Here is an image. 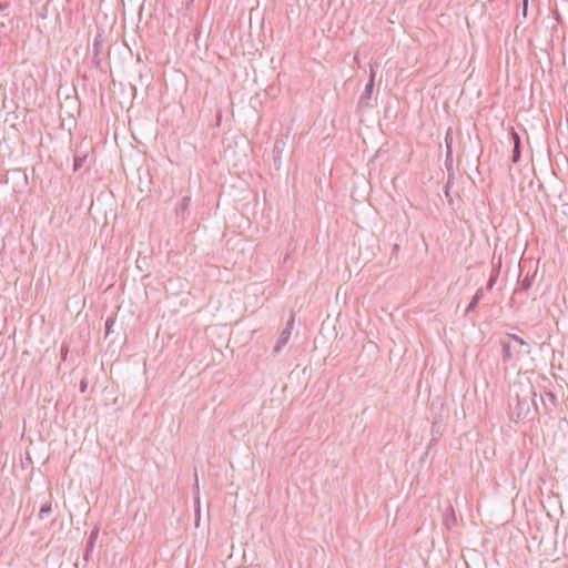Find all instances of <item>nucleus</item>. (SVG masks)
Wrapping results in <instances>:
<instances>
[{"mask_svg": "<svg viewBox=\"0 0 568 568\" xmlns=\"http://www.w3.org/2000/svg\"><path fill=\"white\" fill-rule=\"evenodd\" d=\"M52 513V506H51V503L48 501L45 504H43L40 508V511H39V519L43 520L44 518H47L50 514Z\"/></svg>", "mask_w": 568, "mask_h": 568, "instance_id": "9b49d317", "label": "nucleus"}, {"mask_svg": "<svg viewBox=\"0 0 568 568\" xmlns=\"http://www.w3.org/2000/svg\"><path fill=\"white\" fill-rule=\"evenodd\" d=\"M286 139L287 138L281 136L275 140L272 153L276 169L280 168L281 158L286 148Z\"/></svg>", "mask_w": 568, "mask_h": 568, "instance_id": "423d86ee", "label": "nucleus"}, {"mask_svg": "<svg viewBox=\"0 0 568 568\" xmlns=\"http://www.w3.org/2000/svg\"><path fill=\"white\" fill-rule=\"evenodd\" d=\"M67 354H68V348L65 346H62L61 348V355H62V359L65 361L67 359Z\"/></svg>", "mask_w": 568, "mask_h": 568, "instance_id": "6ab92c4d", "label": "nucleus"}, {"mask_svg": "<svg viewBox=\"0 0 568 568\" xmlns=\"http://www.w3.org/2000/svg\"><path fill=\"white\" fill-rule=\"evenodd\" d=\"M99 528L98 527H94L91 532H90V536H89V539L87 540V545H85V552L83 555V559L85 561H89L90 560V556H91V552L93 551L94 549V546H95V542H97V539L99 537Z\"/></svg>", "mask_w": 568, "mask_h": 568, "instance_id": "0eeeda50", "label": "nucleus"}, {"mask_svg": "<svg viewBox=\"0 0 568 568\" xmlns=\"http://www.w3.org/2000/svg\"><path fill=\"white\" fill-rule=\"evenodd\" d=\"M115 324V318L114 317H108L106 321H105V337H108L110 335V333L112 332V326Z\"/></svg>", "mask_w": 568, "mask_h": 568, "instance_id": "dca6fc26", "label": "nucleus"}, {"mask_svg": "<svg viewBox=\"0 0 568 568\" xmlns=\"http://www.w3.org/2000/svg\"><path fill=\"white\" fill-rule=\"evenodd\" d=\"M500 345H501V357H503V362L507 363V362H510L513 361L514 358H520L525 355H528L530 354V349H526L525 352H517L516 355L513 353L511 351V346L509 344V342L507 341H500Z\"/></svg>", "mask_w": 568, "mask_h": 568, "instance_id": "7ed1b4c3", "label": "nucleus"}, {"mask_svg": "<svg viewBox=\"0 0 568 568\" xmlns=\"http://www.w3.org/2000/svg\"><path fill=\"white\" fill-rule=\"evenodd\" d=\"M374 81H375V70L372 68L369 80L366 83L364 92L362 93V95L359 97V100H358L359 109H365V108L369 106V101L372 99V94H373V90H374V85H375Z\"/></svg>", "mask_w": 568, "mask_h": 568, "instance_id": "f257e3e1", "label": "nucleus"}, {"mask_svg": "<svg viewBox=\"0 0 568 568\" xmlns=\"http://www.w3.org/2000/svg\"><path fill=\"white\" fill-rule=\"evenodd\" d=\"M443 524L448 530L453 529L457 525L456 513L450 501H447L446 508L444 510Z\"/></svg>", "mask_w": 568, "mask_h": 568, "instance_id": "39448f33", "label": "nucleus"}, {"mask_svg": "<svg viewBox=\"0 0 568 568\" xmlns=\"http://www.w3.org/2000/svg\"><path fill=\"white\" fill-rule=\"evenodd\" d=\"M546 395L548 396V398H549L552 403H555V402H556V396H555L551 392L546 393Z\"/></svg>", "mask_w": 568, "mask_h": 568, "instance_id": "4be33fe9", "label": "nucleus"}, {"mask_svg": "<svg viewBox=\"0 0 568 568\" xmlns=\"http://www.w3.org/2000/svg\"><path fill=\"white\" fill-rule=\"evenodd\" d=\"M507 337L514 342H516L517 344L521 345V346H527L528 347V343L523 339L520 336L516 335V334H508Z\"/></svg>", "mask_w": 568, "mask_h": 568, "instance_id": "f3484780", "label": "nucleus"}, {"mask_svg": "<svg viewBox=\"0 0 568 568\" xmlns=\"http://www.w3.org/2000/svg\"><path fill=\"white\" fill-rule=\"evenodd\" d=\"M293 322H294V320L291 318L287 322L286 327L282 331V333H281L276 344L273 347V353L274 354H278L282 351V348L287 344V342H288V339L291 337V331H292Z\"/></svg>", "mask_w": 568, "mask_h": 568, "instance_id": "20e7f679", "label": "nucleus"}, {"mask_svg": "<svg viewBox=\"0 0 568 568\" xmlns=\"http://www.w3.org/2000/svg\"><path fill=\"white\" fill-rule=\"evenodd\" d=\"M484 297V291L483 288H478L476 291V293L474 294L470 303L468 304V306L466 307L465 310V314H469L470 312H473L476 306L478 305V303L480 302V300Z\"/></svg>", "mask_w": 568, "mask_h": 568, "instance_id": "6e6552de", "label": "nucleus"}, {"mask_svg": "<svg viewBox=\"0 0 568 568\" xmlns=\"http://www.w3.org/2000/svg\"><path fill=\"white\" fill-rule=\"evenodd\" d=\"M531 403L534 406H537V403L535 402V399H531Z\"/></svg>", "mask_w": 568, "mask_h": 568, "instance_id": "b1692460", "label": "nucleus"}, {"mask_svg": "<svg viewBox=\"0 0 568 568\" xmlns=\"http://www.w3.org/2000/svg\"><path fill=\"white\" fill-rule=\"evenodd\" d=\"M531 403L534 406H537V403L535 402V399H531Z\"/></svg>", "mask_w": 568, "mask_h": 568, "instance_id": "a878e982", "label": "nucleus"}, {"mask_svg": "<svg viewBox=\"0 0 568 568\" xmlns=\"http://www.w3.org/2000/svg\"><path fill=\"white\" fill-rule=\"evenodd\" d=\"M530 412V402L527 396L520 397L517 395L516 405L513 408V416L516 417V420L524 419L528 416Z\"/></svg>", "mask_w": 568, "mask_h": 568, "instance_id": "f03ea898", "label": "nucleus"}, {"mask_svg": "<svg viewBox=\"0 0 568 568\" xmlns=\"http://www.w3.org/2000/svg\"><path fill=\"white\" fill-rule=\"evenodd\" d=\"M528 0H524V13L526 14Z\"/></svg>", "mask_w": 568, "mask_h": 568, "instance_id": "5701e85b", "label": "nucleus"}, {"mask_svg": "<svg viewBox=\"0 0 568 568\" xmlns=\"http://www.w3.org/2000/svg\"><path fill=\"white\" fill-rule=\"evenodd\" d=\"M511 160L517 163L520 160V142L517 141V145H514Z\"/></svg>", "mask_w": 568, "mask_h": 568, "instance_id": "2eb2a0df", "label": "nucleus"}, {"mask_svg": "<svg viewBox=\"0 0 568 568\" xmlns=\"http://www.w3.org/2000/svg\"><path fill=\"white\" fill-rule=\"evenodd\" d=\"M190 203H191V197L190 196H184L182 197L179 206H178V211H186L190 206Z\"/></svg>", "mask_w": 568, "mask_h": 568, "instance_id": "4468645a", "label": "nucleus"}, {"mask_svg": "<svg viewBox=\"0 0 568 568\" xmlns=\"http://www.w3.org/2000/svg\"><path fill=\"white\" fill-rule=\"evenodd\" d=\"M445 143H446V163L448 161H453V138H452V130L448 129L446 136H445Z\"/></svg>", "mask_w": 568, "mask_h": 568, "instance_id": "1a4fd4ad", "label": "nucleus"}, {"mask_svg": "<svg viewBox=\"0 0 568 568\" xmlns=\"http://www.w3.org/2000/svg\"><path fill=\"white\" fill-rule=\"evenodd\" d=\"M498 274H499V271H497V270L491 271L490 277L486 285L487 290H491L494 287V285L496 284V281L498 278Z\"/></svg>", "mask_w": 568, "mask_h": 568, "instance_id": "ddd939ff", "label": "nucleus"}, {"mask_svg": "<svg viewBox=\"0 0 568 568\" xmlns=\"http://www.w3.org/2000/svg\"><path fill=\"white\" fill-rule=\"evenodd\" d=\"M511 135H513V140H514V145H517V141L520 142L519 134L517 132L513 131Z\"/></svg>", "mask_w": 568, "mask_h": 568, "instance_id": "a211bd4d", "label": "nucleus"}, {"mask_svg": "<svg viewBox=\"0 0 568 568\" xmlns=\"http://www.w3.org/2000/svg\"><path fill=\"white\" fill-rule=\"evenodd\" d=\"M85 160H87V153H80L77 150L74 153V156H73V171L74 172L79 171L83 166Z\"/></svg>", "mask_w": 568, "mask_h": 568, "instance_id": "9d476101", "label": "nucleus"}, {"mask_svg": "<svg viewBox=\"0 0 568 568\" xmlns=\"http://www.w3.org/2000/svg\"><path fill=\"white\" fill-rule=\"evenodd\" d=\"M534 278H535V274H532V275L527 274L520 282V288L524 291H528L532 285Z\"/></svg>", "mask_w": 568, "mask_h": 568, "instance_id": "f8f14e48", "label": "nucleus"}, {"mask_svg": "<svg viewBox=\"0 0 568 568\" xmlns=\"http://www.w3.org/2000/svg\"><path fill=\"white\" fill-rule=\"evenodd\" d=\"M85 390H87V383L84 381H82L80 384V392L84 393Z\"/></svg>", "mask_w": 568, "mask_h": 568, "instance_id": "412c9836", "label": "nucleus"}, {"mask_svg": "<svg viewBox=\"0 0 568 568\" xmlns=\"http://www.w3.org/2000/svg\"><path fill=\"white\" fill-rule=\"evenodd\" d=\"M531 403L534 406H537V403L535 402V399H531Z\"/></svg>", "mask_w": 568, "mask_h": 568, "instance_id": "393cba45", "label": "nucleus"}, {"mask_svg": "<svg viewBox=\"0 0 568 568\" xmlns=\"http://www.w3.org/2000/svg\"><path fill=\"white\" fill-rule=\"evenodd\" d=\"M9 8V2H0V11H3Z\"/></svg>", "mask_w": 568, "mask_h": 568, "instance_id": "aec40b11", "label": "nucleus"}]
</instances>
